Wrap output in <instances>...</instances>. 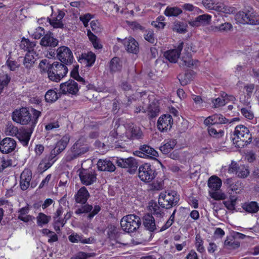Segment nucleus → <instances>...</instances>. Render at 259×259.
I'll return each instance as SVG.
<instances>
[{"label": "nucleus", "instance_id": "4d7b16f0", "mask_svg": "<svg viewBox=\"0 0 259 259\" xmlns=\"http://www.w3.org/2000/svg\"><path fill=\"white\" fill-rule=\"evenodd\" d=\"M236 198H234V197L230 198V200L224 201L223 203L225 207L229 210H233L235 209V206L236 205Z\"/></svg>", "mask_w": 259, "mask_h": 259}, {"label": "nucleus", "instance_id": "393cba45", "mask_svg": "<svg viewBox=\"0 0 259 259\" xmlns=\"http://www.w3.org/2000/svg\"><path fill=\"white\" fill-rule=\"evenodd\" d=\"M97 166L98 169L101 171L113 172L116 169V167L113 163L107 159L99 160L97 163Z\"/></svg>", "mask_w": 259, "mask_h": 259}, {"label": "nucleus", "instance_id": "de8ad7c7", "mask_svg": "<svg viewBox=\"0 0 259 259\" xmlns=\"http://www.w3.org/2000/svg\"><path fill=\"white\" fill-rule=\"evenodd\" d=\"M52 165V163H51L48 160L44 158L39 163L37 169L39 172L42 173L49 168Z\"/></svg>", "mask_w": 259, "mask_h": 259}, {"label": "nucleus", "instance_id": "7ed1b4c3", "mask_svg": "<svg viewBox=\"0 0 259 259\" xmlns=\"http://www.w3.org/2000/svg\"><path fill=\"white\" fill-rule=\"evenodd\" d=\"M141 224L140 218L135 214H128L123 217L120 221L122 230L127 233L136 231Z\"/></svg>", "mask_w": 259, "mask_h": 259}, {"label": "nucleus", "instance_id": "a18cd8bd", "mask_svg": "<svg viewBox=\"0 0 259 259\" xmlns=\"http://www.w3.org/2000/svg\"><path fill=\"white\" fill-rule=\"evenodd\" d=\"M214 10L224 13H233L234 10V8H228L227 6H225L224 4L221 3H214Z\"/></svg>", "mask_w": 259, "mask_h": 259}, {"label": "nucleus", "instance_id": "864d4df0", "mask_svg": "<svg viewBox=\"0 0 259 259\" xmlns=\"http://www.w3.org/2000/svg\"><path fill=\"white\" fill-rule=\"evenodd\" d=\"M232 25L230 23L226 22V23L222 24L219 26L213 27L212 26L210 27L211 28V30H213L214 31H223L229 30L232 28Z\"/></svg>", "mask_w": 259, "mask_h": 259}, {"label": "nucleus", "instance_id": "9d476101", "mask_svg": "<svg viewBox=\"0 0 259 259\" xmlns=\"http://www.w3.org/2000/svg\"><path fill=\"white\" fill-rule=\"evenodd\" d=\"M135 155L141 158H149L157 160L158 156V152L148 145H143L140 147L139 150L134 152Z\"/></svg>", "mask_w": 259, "mask_h": 259}, {"label": "nucleus", "instance_id": "ea45409f", "mask_svg": "<svg viewBox=\"0 0 259 259\" xmlns=\"http://www.w3.org/2000/svg\"><path fill=\"white\" fill-rule=\"evenodd\" d=\"M177 144L176 140H170L160 147V150L163 154H167L174 149Z\"/></svg>", "mask_w": 259, "mask_h": 259}, {"label": "nucleus", "instance_id": "338daca9", "mask_svg": "<svg viewBox=\"0 0 259 259\" xmlns=\"http://www.w3.org/2000/svg\"><path fill=\"white\" fill-rule=\"evenodd\" d=\"M90 25L94 32L98 33L101 31L100 24L98 21H92L90 23Z\"/></svg>", "mask_w": 259, "mask_h": 259}, {"label": "nucleus", "instance_id": "f3484780", "mask_svg": "<svg viewBox=\"0 0 259 259\" xmlns=\"http://www.w3.org/2000/svg\"><path fill=\"white\" fill-rule=\"evenodd\" d=\"M32 171L29 169H25L21 174L20 186L23 191L26 190L30 186L32 179Z\"/></svg>", "mask_w": 259, "mask_h": 259}, {"label": "nucleus", "instance_id": "6e6552de", "mask_svg": "<svg viewBox=\"0 0 259 259\" xmlns=\"http://www.w3.org/2000/svg\"><path fill=\"white\" fill-rule=\"evenodd\" d=\"M235 20L239 23L257 25L259 24V18L250 11L247 12L240 11L235 16Z\"/></svg>", "mask_w": 259, "mask_h": 259}, {"label": "nucleus", "instance_id": "423d86ee", "mask_svg": "<svg viewBox=\"0 0 259 259\" xmlns=\"http://www.w3.org/2000/svg\"><path fill=\"white\" fill-rule=\"evenodd\" d=\"M115 162L117 166L126 169L130 174H135L138 166L137 161L132 157L127 158L117 157L115 159Z\"/></svg>", "mask_w": 259, "mask_h": 259}, {"label": "nucleus", "instance_id": "7c9ffc66", "mask_svg": "<svg viewBox=\"0 0 259 259\" xmlns=\"http://www.w3.org/2000/svg\"><path fill=\"white\" fill-rule=\"evenodd\" d=\"M242 208L246 212L255 213L259 210V204L256 201H250L242 204Z\"/></svg>", "mask_w": 259, "mask_h": 259}, {"label": "nucleus", "instance_id": "412c9836", "mask_svg": "<svg viewBox=\"0 0 259 259\" xmlns=\"http://www.w3.org/2000/svg\"><path fill=\"white\" fill-rule=\"evenodd\" d=\"M90 196L87 189L83 186L81 187L74 196L75 202L77 203L85 204Z\"/></svg>", "mask_w": 259, "mask_h": 259}, {"label": "nucleus", "instance_id": "79ce46f5", "mask_svg": "<svg viewBox=\"0 0 259 259\" xmlns=\"http://www.w3.org/2000/svg\"><path fill=\"white\" fill-rule=\"evenodd\" d=\"M45 100L48 103H53L59 98L58 94L53 90H49L45 94Z\"/></svg>", "mask_w": 259, "mask_h": 259}, {"label": "nucleus", "instance_id": "ddd939ff", "mask_svg": "<svg viewBox=\"0 0 259 259\" xmlns=\"http://www.w3.org/2000/svg\"><path fill=\"white\" fill-rule=\"evenodd\" d=\"M173 124V119L170 114H163L158 119L157 122L158 129L161 132L170 130Z\"/></svg>", "mask_w": 259, "mask_h": 259}, {"label": "nucleus", "instance_id": "6e6d98bb", "mask_svg": "<svg viewBox=\"0 0 259 259\" xmlns=\"http://www.w3.org/2000/svg\"><path fill=\"white\" fill-rule=\"evenodd\" d=\"M144 37L147 41L151 44H155L156 41L154 37V33L152 30H146Z\"/></svg>", "mask_w": 259, "mask_h": 259}, {"label": "nucleus", "instance_id": "c85d7f7f", "mask_svg": "<svg viewBox=\"0 0 259 259\" xmlns=\"http://www.w3.org/2000/svg\"><path fill=\"white\" fill-rule=\"evenodd\" d=\"M36 46L35 42L30 41L29 39L23 37L21 41L20 47L21 49L27 51V53H35L34 48Z\"/></svg>", "mask_w": 259, "mask_h": 259}, {"label": "nucleus", "instance_id": "0e129e2a", "mask_svg": "<svg viewBox=\"0 0 259 259\" xmlns=\"http://www.w3.org/2000/svg\"><path fill=\"white\" fill-rule=\"evenodd\" d=\"M6 64L11 71H15L19 67V64H18L17 62L11 60L10 59L7 60Z\"/></svg>", "mask_w": 259, "mask_h": 259}, {"label": "nucleus", "instance_id": "8fccbe9b", "mask_svg": "<svg viewBox=\"0 0 259 259\" xmlns=\"http://www.w3.org/2000/svg\"><path fill=\"white\" fill-rule=\"evenodd\" d=\"M11 80V77L7 74L0 76V91L2 93L5 87H7Z\"/></svg>", "mask_w": 259, "mask_h": 259}, {"label": "nucleus", "instance_id": "680f3d73", "mask_svg": "<svg viewBox=\"0 0 259 259\" xmlns=\"http://www.w3.org/2000/svg\"><path fill=\"white\" fill-rule=\"evenodd\" d=\"M45 31L44 28L41 27H38L36 28L35 32L33 34V36L34 39H39L41 36L45 35Z\"/></svg>", "mask_w": 259, "mask_h": 259}, {"label": "nucleus", "instance_id": "a878e982", "mask_svg": "<svg viewBox=\"0 0 259 259\" xmlns=\"http://www.w3.org/2000/svg\"><path fill=\"white\" fill-rule=\"evenodd\" d=\"M82 209L84 213H90L88 215V218L90 220L92 219L95 215L98 213V212L101 210V207L96 205L94 206L93 210H92L93 207L92 205L86 204L82 206Z\"/></svg>", "mask_w": 259, "mask_h": 259}, {"label": "nucleus", "instance_id": "e2e57ef3", "mask_svg": "<svg viewBox=\"0 0 259 259\" xmlns=\"http://www.w3.org/2000/svg\"><path fill=\"white\" fill-rule=\"evenodd\" d=\"M2 165L0 166V171H2L5 168L8 166H11L12 164V160L8 157H3L2 161Z\"/></svg>", "mask_w": 259, "mask_h": 259}, {"label": "nucleus", "instance_id": "72a5a7b5", "mask_svg": "<svg viewBox=\"0 0 259 259\" xmlns=\"http://www.w3.org/2000/svg\"><path fill=\"white\" fill-rule=\"evenodd\" d=\"M222 185V181L220 178L215 176L209 178L208 181V186L212 190H218Z\"/></svg>", "mask_w": 259, "mask_h": 259}, {"label": "nucleus", "instance_id": "f257e3e1", "mask_svg": "<svg viewBox=\"0 0 259 259\" xmlns=\"http://www.w3.org/2000/svg\"><path fill=\"white\" fill-rule=\"evenodd\" d=\"M91 147L87 143V139L80 137L71 146L64 158L65 162H71L76 158L86 154L90 150Z\"/></svg>", "mask_w": 259, "mask_h": 259}, {"label": "nucleus", "instance_id": "39448f33", "mask_svg": "<svg viewBox=\"0 0 259 259\" xmlns=\"http://www.w3.org/2000/svg\"><path fill=\"white\" fill-rule=\"evenodd\" d=\"M179 200V196L175 191L161 193L158 198V204L163 208L169 209L177 205Z\"/></svg>", "mask_w": 259, "mask_h": 259}, {"label": "nucleus", "instance_id": "2eb2a0df", "mask_svg": "<svg viewBox=\"0 0 259 259\" xmlns=\"http://www.w3.org/2000/svg\"><path fill=\"white\" fill-rule=\"evenodd\" d=\"M118 41H120L124 46L126 50L130 53L137 54L139 52V44L138 42L133 37L120 39L118 38Z\"/></svg>", "mask_w": 259, "mask_h": 259}, {"label": "nucleus", "instance_id": "dca6fc26", "mask_svg": "<svg viewBox=\"0 0 259 259\" xmlns=\"http://www.w3.org/2000/svg\"><path fill=\"white\" fill-rule=\"evenodd\" d=\"M58 40L54 37V34L48 31L40 41V45L45 47L54 48L58 45Z\"/></svg>", "mask_w": 259, "mask_h": 259}, {"label": "nucleus", "instance_id": "603ef678", "mask_svg": "<svg viewBox=\"0 0 259 259\" xmlns=\"http://www.w3.org/2000/svg\"><path fill=\"white\" fill-rule=\"evenodd\" d=\"M6 132L9 135L17 136L19 133L17 127L14 126L11 122H8L7 125Z\"/></svg>", "mask_w": 259, "mask_h": 259}, {"label": "nucleus", "instance_id": "f704fd0d", "mask_svg": "<svg viewBox=\"0 0 259 259\" xmlns=\"http://www.w3.org/2000/svg\"><path fill=\"white\" fill-rule=\"evenodd\" d=\"M110 70L112 72H116L121 70L122 65L118 57L113 58L109 63Z\"/></svg>", "mask_w": 259, "mask_h": 259}, {"label": "nucleus", "instance_id": "473e14b6", "mask_svg": "<svg viewBox=\"0 0 259 259\" xmlns=\"http://www.w3.org/2000/svg\"><path fill=\"white\" fill-rule=\"evenodd\" d=\"M107 236L110 240H116L120 236L119 229L114 225H110L107 231Z\"/></svg>", "mask_w": 259, "mask_h": 259}, {"label": "nucleus", "instance_id": "37998d69", "mask_svg": "<svg viewBox=\"0 0 259 259\" xmlns=\"http://www.w3.org/2000/svg\"><path fill=\"white\" fill-rule=\"evenodd\" d=\"M51 219V216H48L44 213L40 212L36 217L37 224L38 226L42 227L47 224Z\"/></svg>", "mask_w": 259, "mask_h": 259}, {"label": "nucleus", "instance_id": "e433bc0d", "mask_svg": "<svg viewBox=\"0 0 259 259\" xmlns=\"http://www.w3.org/2000/svg\"><path fill=\"white\" fill-rule=\"evenodd\" d=\"M34 53H26L24 59H23V65L25 67L28 69H30L32 67L34 64L36 60L33 56Z\"/></svg>", "mask_w": 259, "mask_h": 259}, {"label": "nucleus", "instance_id": "4468645a", "mask_svg": "<svg viewBox=\"0 0 259 259\" xmlns=\"http://www.w3.org/2000/svg\"><path fill=\"white\" fill-rule=\"evenodd\" d=\"M16 147V142L11 138H6L0 143V151L3 153L13 151Z\"/></svg>", "mask_w": 259, "mask_h": 259}, {"label": "nucleus", "instance_id": "20e7f679", "mask_svg": "<svg viewBox=\"0 0 259 259\" xmlns=\"http://www.w3.org/2000/svg\"><path fill=\"white\" fill-rule=\"evenodd\" d=\"M138 177L145 183L152 182L156 177L157 172L153 166L148 163H145L139 166Z\"/></svg>", "mask_w": 259, "mask_h": 259}, {"label": "nucleus", "instance_id": "0eeeda50", "mask_svg": "<svg viewBox=\"0 0 259 259\" xmlns=\"http://www.w3.org/2000/svg\"><path fill=\"white\" fill-rule=\"evenodd\" d=\"M12 119L15 122L22 125L29 123L31 120V113L27 108L23 107L19 110L16 109L12 113Z\"/></svg>", "mask_w": 259, "mask_h": 259}, {"label": "nucleus", "instance_id": "cd10ccee", "mask_svg": "<svg viewBox=\"0 0 259 259\" xmlns=\"http://www.w3.org/2000/svg\"><path fill=\"white\" fill-rule=\"evenodd\" d=\"M147 116L150 120L157 117L160 112L159 107L156 103L152 102L149 104L147 110Z\"/></svg>", "mask_w": 259, "mask_h": 259}, {"label": "nucleus", "instance_id": "5fc2aeb1", "mask_svg": "<svg viewBox=\"0 0 259 259\" xmlns=\"http://www.w3.org/2000/svg\"><path fill=\"white\" fill-rule=\"evenodd\" d=\"M208 132L209 135L211 137H213L214 138H219L223 137L224 132L223 130H220L219 132H217V130L211 126H209L207 128Z\"/></svg>", "mask_w": 259, "mask_h": 259}, {"label": "nucleus", "instance_id": "6ab92c4d", "mask_svg": "<svg viewBox=\"0 0 259 259\" xmlns=\"http://www.w3.org/2000/svg\"><path fill=\"white\" fill-rule=\"evenodd\" d=\"M33 130L34 128L30 126L27 128L20 130L19 133L16 137L23 146L28 145Z\"/></svg>", "mask_w": 259, "mask_h": 259}, {"label": "nucleus", "instance_id": "c03bdc74", "mask_svg": "<svg viewBox=\"0 0 259 259\" xmlns=\"http://www.w3.org/2000/svg\"><path fill=\"white\" fill-rule=\"evenodd\" d=\"M212 125L217 124H225L229 122V120L224 117L222 114H214L211 115Z\"/></svg>", "mask_w": 259, "mask_h": 259}, {"label": "nucleus", "instance_id": "49530a36", "mask_svg": "<svg viewBox=\"0 0 259 259\" xmlns=\"http://www.w3.org/2000/svg\"><path fill=\"white\" fill-rule=\"evenodd\" d=\"M224 246L229 249H233L238 248L240 246V243L234 238L229 239L228 238L224 242Z\"/></svg>", "mask_w": 259, "mask_h": 259}, {"label": "nucleus", "instance_id": "69168bd1", "mask_svg": "<svg viewBox=\"0 0 259 259\" xmlns=\"http://www.w3.org/2000/svg\"><path fill=\"white\" fill-rule=\"evenodd\" d=\"M210 196L215 200H224L226 198V195L219 192H214L210 193Z\"/></svg>", "mask_w": 259, "mask_h": 259}, {"label": "nucleus", "instance_id": "f8f14e48", "mask_svg": "<svg viewBox=\"0 0 259 259\" xmlns=\"http://www.w3.org/2000/svg\"><path fill=\"white\" fill-rule=\"evenodd\" d=\"M79 176L82 184L90 185L96 182L97 174L93 169H82L79 174Z\"/></svg>", "mask_w": 259, "mask_h": 259}, {"label": "nucleus", "instance_id": "13d9d810", "mask_svg": "<svg viewBox=\"0 0 259 259\" xmlns=\"http://www.w3.org/2000/svg\"><path fill=\"white\" fill-rule=\"evenodd\" d=\"M236 174L238 177L245 178L248 176L249 172L248 168L244 166H242L238 167Z\"/></svg>", "mask_w": 259, "mask_h": 259}, {"label": "nucleus", "instance_id": "bf43d9fd", "mask_svg": "<svg viewBox=\"0 0 259 259\" xmlns=\"http://www.w3.org/2000/svg\"><path fill=\"white\" fill-rule=\"evenodd\" d=\"M196 246L197 250L200 252H203L204 251L205 249L203 246V241L200 235L198 234L196 236Z\"/></svg>", "mask_w": 259, "mask_h": 259}, {"label": "nucleus", "instance_id": "052dcab7", "mask_svg": "<svg viewBox=\"0 0 259 259\" xmlns=\"http://www.w3.org/2000/svg\"><path fill=\"white\" fill-rule=\"evenodd\" d=\"M39 67L40 69L44 71H47L48 74L49 70L51 67V64L49 62L47 59H44L40 62Z\"/></svg>", "mask_w": 259, "mask_h": 259}, {"label": "nucleus", "instance_id": "1a4fd4ad", "mask_svg": "<svg viewBox=\"0 0 259 259\" xmlns=\"http://www.w3.org/2000/svg\"><path fill=\"white\" fill-rule=\"evenodd\" d=\"M57 57L61 63L66 65H71L74 58L71 51L66 46H61L57 49Z\"/></svg>", "mask_w": 259, "mask_h": 259}, {"label": "nucleus", "instance_id": "a211bd4d", "mask_svg": "<svg viewBox=\"0 0 259 259\" xmlns=\"http://www.w3.org/2000/svg\"><path fill=\"white\" fill-rule=\"evenodd\" d=\"M183 42H181L178 45L177 49L170 50L164 53V56L170 62L176 63L180 57L183 48Z\"/></svg>", "mask_w": 259, "mask_h": 259}, {"label": "nucleus", "instance_id": "2f4dec72", "mask_svg": "<svg viewBox=\"0 0 259 259\" xmlns=\"http://www.w3.org/2000/svg\"><path fill=\"white\" fill-rule=\"evenodd\" d=\"M194 75L193 71H190L183 74H179L178 78L182 85H186L192 80Z\"/></svg>", "mask_w": 259, "mask_h": 259}, {"label": "nucleus", "instance_id": "9b49d317", "mask_svg": "<svg viewBox=\"0 0 259 259\" xmlns=\"http://www.w3.org/2000/svg\"><path fill=\"white\" fill-rule=\"evenodd\" d=\"M79 89L78 83L71 79L60 84V91L64 95L68 94L76 95L79 91Z\"/></svg>", "mask_w": 259, "mask_h": 259}, {"label": "nucleus", "instance_id": "c9c22d12", "mask_svg": "<svg viewBox=\"0 0 259 259\" xmlns=\"http://www.w3.org/2000/svg\"><path fill=\"white\" fill-rule=\"evenodd\" d=\"M182 12V10L177 7H167L165 10L164 14L168 17H177Z\"/></svg>", "mask_w": 259, "mask_h": 259}, {"label": "nucleus", "instance_id": "4c0bfd02", "mask_svg": "<svg viewBox=\"0 0 259 259\" xmlns=\"http://www.w3.org/2000/svg\"><path fill=\"white\" fill-rule=\"evenodd\" d=\"M149 209L157 218H163L164 213L156 202H151L149 205Z\"/></svg>", "mask_w": 259, "mask_h": 259}, {"label": "nucleus", "instance_id": "5701e85b", "mask_svg": "<svg viewBox=\"0 0 259 259\" xmlns=\"http://www.w3.org/2000/svg\"><path fill=\"white\" fill-rule=\"evenodd\" d=\"M127 137L131 140H139L143 137L141 128L136 125H131L126 132Z\"/></svg>", "mask_w": 259, "mask_h": 259}, {"label": "nucleus", "instance_id": "3c124183", "mask_svg": "<svg viewBox=\"0 0 259 259\" xmlns=\"http://www.w3.org/2000/svg\"><path fill=\"white\" fill-rule=\"evenodd\" d=\"M31 111L32 114V117H31L30 127L34 128L37 122L38 118L41 115V112L34 108H32Z\"/></svg>", "mask_w": 259, "mask_h": 259}, {"label": "nucleus", "instance_id": "c756f323", "mask_svg": "<svg viewBox=\"0 0 259 259\" xmlns=\"http://www.w3.org/2000/svg\"><path fill=\"white\" fill-rule=\"evenodd\" d=\"M242 138H239V140L235 141V146L240 148H242L250 144L252 141V135L250 132L244 134Z\"/></svg>", "mask_w": 259, "mask_h": 259}, {"label": "nucleus", "instance_id": "bb28decb", "mask_svg": "<svg viewBox=\"0 0 259 259\" xmlns=\"http://www.w3.org/2000/svg\"><path fill=\"white\" fill-rule=\"evenodd\" d=\"M250 132L247 127H245L243 125H239L236 126L235 131L234 132V137H232V141L233 144L235 143V141L239 140V138H242V136Z\"/></svg>", "mask_w": 259, "mask_h": 259}, {"label": "nucleus", "instance_id": "58836bf2", "mask_svg": "<svg viewBox=\"0 0 259 259\" xmlns=\"http://www.w3.org/2000/svg\"><path fill=\"white\" fill-rule=\"evenodd\" d=\"M51 17V18H50L48 17L47 20L49 21L51 26L55 28H63L64 24H63L62 20H59L57 17H56V13L55 12L52 13Z\"/></svg>", "mask_w": 259, "mask_h": 259}, {"label": "nucleus", "instance_id": "4be33fe9", "mask_svg": "<svg viewBox=\"0 0 259 259\" xmlns=\"http://www.w3.org/2000/svg\"><path fill=\"white\" fill-rule=\"evenodd\" d=\"M143 224L144 227L150 232L156 230L155 220L152 214H146L143 217Z\"/></svg>", "mask_w": 259, "mask_h": 259}, {"label": "nucleus", "instance_id": "aec40b11", "mask_svg": "<svg viewBox=\"0 0 259 259\" xmlns=\"http://www.w3.org/2000/svg\"><path fill=\"white\" fill-rule=\"evenodd\" d=\"M211 16L208 14H203L197 17L193 21L189 22L192 27H199L201 25L205 26L209 24L211 21Z\"/></svg>", "mask_w": 259, "mask_h": 259}, {"label": "nucleus", "instance_id": "b1692460", "mask_svg": "<svg viewBox=\"0 0 259 259\" xmlns=\"http://www.w3.org/2000/svg\"><path fill=\"white\" fill-rule=\"evenodd\" d=\"M96 60V55L90 52L88 53H82L79 57L78 62L84 63L85 66L90 67L93 65Z\"/></svg>", "mask_w": 259, "mask_h": 259}, {"label": "nucleus", "instance_id": "09e8293b", "mask_svg": "<svg viewBox=\"0 0 259 259\" xmlns=\"http://www.w3.org/2000/svg\"><path fill=\"white\" fill-rule=\"evenodd\" d=\"M188 57V60L185 59V58L183 57V58L179 62L180 66L191 67L192 66H196L197 65V63H198V61L197 60L193 61L192 59H191L190 57L189 56Z\"/></svg>", "mask_w": 259, "mask_h": 259}, {"label": "nucleus", "instance_id": "a19ab883", "mask_svg": "<svg viewBox=\"0 0 259 259\" xmlns=\"http://www.w3.org/2000/svg\"><path fill=\"white\" fill-rule=\"evenodd\" d=\"M187 27L186 23L177 21L174 23L172 29L179 33H185L187 31Z\"/></svg>", "mask_w": 259, "mask_h": 259}, {"label": "nucleus", "instance_id": "f03ea898", "mask_svg": "<svg viewBox=\"0 0 259 259\" xmlns=\"http://www.w3.org/2000/svg\"><path fill=\"white\" fill-rule=\"evenodd\" d=\"M66 65L59 62L52 63L48 72L49 79L52 81L59 82L68 73V69Z\"/></svg>", "mask_w": 259, "mask_h": 259}, {"label": "nucleus", "instance_id": "774afa93", "mask_svg": "<svg viewBox=\"0 0 259 259\" xmlns=\"http://www.w3.org/2000/svg\"><path fill=\"white\" fill-rule=\"evenodd\" d=\"M241 112L245 118L248 119H252L254 117L253 113L250 110H248L246 108H242L241 109Z\"/></svg>", "mask_w": 259, "mask_h": 259}]
</instances>
